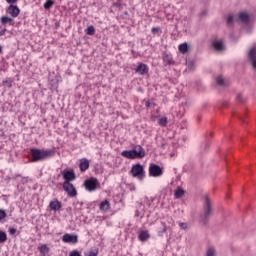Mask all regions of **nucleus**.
<instances>
[{"label": "nucleus", "instance_id": "473e14b6", "mask_svg": "<svg viewBox=\"0 0 256 256\" xmlns=\"http://www.w3.org/2000/svg\"><path fill=\"white\" fill-rule=\"evenodd\" d=\"M151 33H152L153 35H157V33H158L159 35H161V28H159V27H153V28L151 29Z\"/></svg>", "mask_w": 256, "mask_h": 256}, {"label": "nucleus", "instance_id": "79ce46f5", "mask_svg": "<svg viewBox=\"0 0 256 256\" xmlns=\"http://www.w3.org/2000/svg\"><path fill=\"white\" fill-rule=\"evenodd\" d=\"M88 256H97V252L90 251V252L88 253Z\"/></svg>", "mask_w": 256, "mask_h": 256}, {"label": "nucleus", "instance_id": "39448f33", "mask_svg": "<svg viewBox=\"0 0 256 256\" xmlns=\"http://www.w3.org/2000/svg\"><path fill=\"white\" fill-rule=\"evenodd\" d=\"M84 187L86 191H89L92 193V191H97L101 187V184L99 183V180L95 177H91L84 181Z\"/></svg>", "mask_w": 256, "mask_h": 256}, {"label": "nucleus", "instance_id": "9b49d317", "mask_svg": "<svg viewBox=\"0 0 256 256\" xmlns=\"http://www.w3.org/2000/svg\"><path fill=\"white\" fill-rule=\"evenodd\" d=\"M135 73H139V75H147V73H149V66L139 62L137 68L135 69Z\"/></svg>", "mask_w": 256, "mask_h": 256}, {"label": "nucleus", "instance_id": "423d86ee", "mask_svg": "<svg viewBox=\"0 0 256 256\" xmlns=\"http://www.w3.org/2000/svg\"><path fill=\"white\" fill-rule=\"evenodd\" d=\"M150 177H161L163 175V168L157 164H151L149 166Z\"/></svg>", "mask_w": 256, "mask_h": 256}, {"label": "nucleus", "instance_id": "c756f323", "mask_svg": "<svg viewBox=\"0 0 256 256\" xmlns=\"http://www.w3.org/2000/svg\"><path fill=\"white\" fill-rule=\"evenodd\" d=\"M180 229H182L183 231H187V229H189V224L185 223V222H179L178 223Z\"/></svg>", "mask_w": 256, "mask_h": 256}, {"label": "nucleus", "instance_id": "4c0bfd02", "mask_svg": "<svg viewBox=\"0 0 256 256\" xmlns=\"http://www.w3.org/2000/svg\"><path fill=\"white\" fill-rule=\"evenodd\" d=\"M236 99L239 103H243V101H245V98H243V94H238Z\"/></svg>", "mask_w": 256, "mask_h": 256}, {"label": "nucleus", "instance_id": "e433bc0d", "mask_svg": "<svg viewBox=\"0 0 256 256\" xmlns=\"http://www.w3.org/2000/svg\"><path fill=\"white\" fill-rule=\"evenodd\" d=\"M3 85H7L8 87H13V82L11 80L6 79L3 81Z\"/></svg>", "mask_w": 256, "mask_h": 256}, {"label": "nucleus", "instance_id": "4be33fe9", "mask_svg": "<svg viewBox=\"0 0 256 256\" xmlns=\"http://www.w3.org/2000/svg\"><path fill=\"white\" fill-rule=\"evenodd\" d=\"M1 23H2V25H7V24L13 25V19L10 18L9 16H2Z\"/></svg>", "mask_w": 256, "mask_h": 256}, {"label": "nucleus", "instance_id": "c03bdc74", "mask_svg": "<svg viewBox=\"0 0 256 256\" xmlns=\"http://www.w3.org/2000/svg\"><path fill=\"white\" fill-rule=\"evenodd\" d=\"M185 141H187V137H182V145H183V143H185Z\"/></svg>", "mask_w": 256, "mask_h": 256}, {"label": "nucleus", "instance_id": "37998d69", "mask_svg": "<svg viewBox=\"0 0 256 256\" xmlns=\"http://www.w3.org/2000/svg\"><path fill=\"white\" fill-rule=\"evenodd\" d=\"M8 3H10L11 5H13V3H17V0H6Z\"/></svg>", "mask_w": 256, "mask_h": 256}, {"label": "nucleus", "instance_id": "a19ab883", "mask_svg": "<svg viewBox=\"0 0 256 256\" xmlns=\"http://www.w3.org/2000/svg\"><path fill=\"white\" fill-rule=\"evenodd\" d=\"M77 207H83V203L82 202H76L75 203V208L77 209Z\"/></svg>", "mask_w": 256, "mask_h": 256}, {"label": "nucleus", "instance_id": "7c9ffc66", "mask_svg": "<svg viewBox=\"0 0 256 256\" xmlns=\"http://www.w3.org/2000/svg\"><path fill=\"white\" fill-rule=\"evenodd\" d=\"M86 33L88 35H95V27L94 26H89L87 29H86Z\"/></svg>", "mask_w": 256, "mask_h": 256}, {"label": "nucleus", "instance_id": "dca6fc26", "mask_svg": "<svg viewBox=\"0 0 256 256\" xmlns=\"http://www.w3.org/2000/svg\"><path fill=\"white\" fill-rule=\"evenodd\" d=\"M38 251L40 253V256H47L51 249L47 247V244H41L38 246Z\"/></svg>", "mask_w": 256, "mask_h": 256}, {"label": "nucleus", "instance_id": "58836bf2", "mask_svg": "<svg viewBox=\"0 0 256 256\" xmlns=\"http://www.w3.org/2000/svg\"><path fill=\"white\" fill-rule=\"evenodd\" d=\"M10 235H15L17 233V229L15 228H9Z\"/></svg>", "mask_w": 256, "mask_h": 256}, {"label": "nucleus", "instance_id": "a211bd4d", "mask_svg": "<svg viewBox=\"0 0 256 256\" xmlns=\"http://www.w3.org/2000/svg\"><path fill=\"white\" fill-rule=\"evenodd\" d=\"M149 237H151V235L149 234V231L147 230H144V231H141L138 235V239L139 241H147V239H149Z\"/></svg>", "mask_w": 256, "mask_h": 256}, {"label": "nucleus", "instance_id": "6ab92c4d", "mask_svg": "<svg viewBox=\"0 0 256 256\" xmlns=\"http://www.w3.org/2000/svg\"><path fill=\"white\" fill-rule=\"evenodd\" d=\"M183 195H185V190H183V188L178 186L174 190V197H175V199H181V197H183Z\"/></svg>", "mask_w": 256, "mask_h": 256}, {"label": "nucleus", "instance_id": "de8ad7c7", "mask_svg": "<svg viewBox=\"0 0 256 256\" xmlns=\"http://www.w3.org/2000/svg\"><path fill=\"white\" fill-rule=\"evenodd\" d=\"M182 105H187V102H182Z\"/></svg>", "mask_w": 256, "mask_h": 256}, {"label": "nucleus", "instance_id": "7ed1b4c3", "mask_svg": "<svg viewBox=\"0 0 256 256\" xmlns=\"http://www.w3.org/2000/svg\"><path fill=\"white\" fill-rule=\"evenodd\" d=\"M121 155L126 159H143L145 157V149L141 145H137L132 150L122 151Z\"/></svg>", "mask_w": 256, "mask_h": 256}, {"label": "nucleus", "instance_id": "cd10ccee", "mask_svg": "<svg viewBox=\"0 0 256 256\" xmlns=\"http://www.w3.org/2000/svg\"><path fill=\"white\" fill-rule=\"evenodd\" d=\"M53 5H55V2L53 0H47L44 3V9H46V11H49V9H51V7H53Z\"/></svg>", "mask_w": 256, "mask_h": 256}, {"label": "nucleus", "instance_id": "aec40b11", "mask_svg": "<svg viewBox=\"0 0 256 256\" xmlns=\"http://www.w3.org/2000/svg\"><path fill=\"white\" fill-rule=\"evenodd\" d=\"M238 19H240V21H242V23H249V13L247 12H241L238 16Z\"/></svg>", "mask_w": 256, "mask_h": 256}, {"label": "nucleus", "instance_id": "f704fd0d", "mask_svg": "<svg viewBox=\"0 0 256 256\" xmlns=\"http://www.w3.org/2000/svg\"><path fill=\"white\" fill-rule=\"evenodd\" d=\"M5 217H7V213L5 212V210L0 209V221H3Z\"/></svg>", "mask_w": 256, "mask_h": 256}, {"label": "nucleus", "instance_id": "393cba45", "mask_svg": "<svg viewBox=\"0 0 256 256\" xmlns=\"http://www.w3.org/2000/svg\"><path fill=\"white\" fill-rule=\"evenodd\" d=\"M235 21H237V15L230 14L227 18V25L231 27Z\"/></svg>", "mask_w": 256, "mask_h": 256}, {"label": "nucleus", "instance_id": "ea45409f", "mask_svg": "<svg viewBox=\"0 0 256 256\" xmlns=\"http://www.w3.org/2000/svg\"><path fill=\"white\" fill-rule=\"evenodd\" d=\"M5 33H7V29H5V28L0 29V37H3V35H5Z\"/></svg>", "mask_w": 256, "mask_h": 256}, {"label": "nucleus", "instance_id": "f8f14e48", "mask_svg": "<svg viewBox=\"0 0 256 256\" xmlns=\"http://www.w3.org/2000/svg\"><path fill=\"white\" fill-rule=\"evenodd\" d=\"M48 207L50 211H61V207H63V204L57 199H54L50 201Z\"/></svg>", "mask_w": 256, "mask_h": 256}, {"label": "nucleus", "instance_id": "f3484780", "mask_svg": "<svg viewBox=\"0 0 256 256\" xmlns=\"http://www.w3.org/2000/svg\"><path fill=\"white\" fill-rule=\"evenodd\" d=\"M110 207L111 203H109V200H104L99 204L100 211H104V213H106V211L110 209Z\"/></svg>", "mask_w": 256, "mask_h": 256}, {"label": "nucleus", "instance_id": "412c9836", "mask_svg": "<svg viewBox=\"0 0 256 256\" xmlns=\"http://www.w3.org/2000/svg\"><path fill=\"white\" fill-rule=\"evenodd\" d=\"M213 47L216 51H223L225 49V45H223V41L221 40L213 42Z\"/></svg>", "mask_w": 256, "mask_h": 256}, {"label": "nucleus", "instance_id": "bb28decb", "mask_svg": "<svg viewBox=\"0 0 256 256\" xmlns=\"http://www.w3.org/2000/svg\"><path fill=\"white\" fill-rule=\"evenodd\" d=\"M167 123V117L165 116L158 119V125H160V127H167Z\"/></svg>", "mask_w": 256, "mask_h": 256}, {"label": "nucleus", "instance_id": "a18cd8bd", "mask_svg": "<svg viewBox=\"0 0 256 256\" xmlns=\"http://www.w3.org/2000/svg\"><path fill=\"white\" fill-rule=\"evenodd\" d=\"M146 107H151V102L147 101L146 102Z\"/></svg>", "mask_w": 256, "mask_h": 256}, {"label": "nucleus", "instance_id": "c85d7f7f", "mask_svg": "<svg viewBox=\"0 0 256 256\" xmlns=\"http://www.w3.org/2000/svg\"><path fill=\"white\" fill-rule=\"evenodd\" d=\"M7 241V233L0 231V243H5Z\"/></svg>", "mask_w": 256, "mask_h": 256}, {"label": "nucleus", "instance_id": "f257e3e1", "mask_svg": "<svg viewBox=\"0 0 256 256\" xmlns=\"http://www.w3.org/2000/svg\"><path fill=\"white\" fill-rule=\"evenodd\" d=\"M31 153V161L32 163H37L39 161H45V159H49V157H53L55 155V151L51 149H37L32 148L30 150Z\"/></svg>", "mask_w": 256, "mask_h": 256}, {"label": "nucleus", "instance_id": "2f4dec72", "mask_svg": "<svg viewBox=\"0 0 256 256\" xmlns=\"http://www.w3.org/2000/svg\"><path fill=\"white\" fill-rule=\"evenodd\" d=\"M206 256H217L214 248H209L206 252Z\"/></svg>", "mask_w": 256, "mask_h": 256}, {"label": "nucleus", "instance_id": "5701e85b", "mask_svg": "<svg viewBox=\"0 0 256 256\" xmlns=\"http://www.w3.org/2000/svg\"><path fill=\"white\" fill-rule=\"evenodd\" d=\"M178 51H180V53L185 55V53H187V51H189V46L187 45V43H182L178 46Z\"/></svg>", "mask_w": 256, "mask_h": 256}, {"label": "nucleus", "instance_id": "4468645a", "mask_svg": "<svg viewBox=\"0 0 256 256\" xmlns=\"http://www.w3.org/2000/svg\"><path fill=\"white\" fill-rule=\"evenodd\" d=\"M162 59L165 65H173V55L171 53L164 52L162 55Z\"/></svg>", "mask_w": 256, "mask_h": 256}, {"label": "nucleus", "instance_id": "20e7f679", "mask_svg": "<svg viewBox=\"0 0 256 256\" xmlns=\"http://www.w3.org/2000/svg\"><path fill=\"white\" fill-rule=\"evenodd\" d=\"M130 175L134 177V179H138V181H143L145 179V168L140 163L134 164L130 170Z\"/></svg>", "mask_w": 256, "mask_h": 256}, {"label": "nucleus", "instance_id": "0eeeda50", "mask_svg": "<svg viewBox=\"0 0 256 256\" xmlns=\"http://www.w3.org/2000/svg\"><path fill=\"white\" fill-rule=\"evenodd\" d=\"M63 189L69 197H77V189H75L71 182H64Z\"/></svg>", "mask_w": 256, "mask_h": 256}, {"label": "nucleus", "instance_id": "9d476101", "mask_svg": "<svg viewBox=\"0 0 256 256\" xmlns=\"http://www.w3.org/2000/svg\"><path fill=\"white\" fill-rule=\"evenodd\" d=\"M6 12L8 13V15H11V17L16 18V17H19V14L21 13V10L19 9V7L11 4L7 8Z\"/></svg>", "mask_w": 256, "mask_h": 256}, {"label": "nucleus", "instance_id": "1a4fd4ad", "mask_svg": "<svg viewBox=\"0 0 256 256\" xmlns=\"http://www.w3.org/2000/svg\"><path fill=\"white\" fill-rule=\"evenodd\" d=\"M62 176L64 183H71V181H75V172L73 170L64 169L62 171Z\"/></svg>", "mask_w": 256, "mask_h": 256}, {"label": "nucleus", "instance_id": "72a5a7b5", "mask_svg": "<svg viewBox=\"0 0 256 256\" xmlns=\"http://www.w3.org/2000/svg\"><path fill=\"white\" fill-rule=\"evenodd\" d=\"M166 221H167L168 225H171L172 227H175V220H173V217L168 216L166 218Z\"/></svg>", "mask_w": 256, "mask_h": 256}, {"label": "nucleus", "instance_id": "a878e982", "mask_svg": "<svg viewBox=\"0 0 256 256\" xmlns=\"http://www.w3.org/2000/svg\"><path fill=\"white\" fill-rule=\"evenodd\" d=\"M162 229L158 231L159 237H163L164 233H167V223L161 222Z\"/></svg>", "mask_w": 256, "mask_h": 256}, {"label": "nucleus", "instance_id": "49530a36", "mask_svg": "<svg viewBox=\"0 0 256 256\" xmlns=\"http://www.w3.org/2000/svg\"><path fill=\"white\" fill-rule=\"evenodd\" d=\"M2 51H3V48L0 46V53H2Z\"/></svg>", "mask_w": 256, "mask_h": 256}, {"label": "nucleus", "instance_id": "f03ea898", "mask_svg": "<svg viewBox=\"0 0 256 256\" xmlns=\"http://www.w3.org/2000/svg\"><path fill=\"white\" fill-rule=\"evenodd\" d=\"M213 215V202L209 195H204L203 204H202V213L200 214V221L204 225L209 221V217Z\"/></svg>", "mask_w": 256, "mask_h": 256}, {"label": "nucleus", "instance_id": "ddd939ff", "mask_svg": "<svg viewBox=\"0 0 256 256\" xmlns=\"http://www.w3.org/2000/svg\"><path fill=\"white\" fill-rule=\"evenodd\" d=\"M248 57L252 63L253 69H256V46L252 47L249 51Z\"/></svg>", "mask_w": 256, "mask_h": 256}, {"label": "nucleus", "instance_id": "6e6552de", "mask_svg": "<svg viewBox=\"0 0 256 256\" xmlns=\"http://www.w3.org/2000/svg\"><path fill=\"white\" fill-rule=\"evenodd\" d=\"M63 243H70L76 245L79 242V237L75 234L66 233L62 236Z\"/></svg>", "mask_w": 256, "mask_h": 256}, {"label": "nucleus", "instance_id": "c9c22d12", "mask_svg": "<svg viewBox=\"0 0 256 256\" xmlns=\"http://www.w3.org/2000/svg\"><path fill=\"white\" fill-rule=\"evenodd\" d=\"M69 256H82V255H81V252L77 250H73L69 253Z\"/></svg>", "mask_w": 256, "mask_h": 256}, {"label": "nucleus", "instance_id": "b1692460", "mask_svg": "<svg viewBox=\"0 0 256 256\" xmlns=\"http://www.w3.org/2000/svg\"><path fill=\"white\" fill-rule=\"evenodd\" d=\"M216 83H217V85H220V87H225L227 85V80H225V78H223V76H218L216 78Z\"/></svg>", "mask_w": 256, "mask_h": 256}, {"label": "nucleus", "instance_id": "2eb2a0df", "mask_svg": "<svg viewBox=\"0 0 256 256\" xmlns=\"http://www.w3.org/2000/svg\"><path fill=\"white\" fill-rule=\"evenodd\" d=\"M79 169L82 173L89 169V160L87 158L80 159Z\"/></svg>", "mask_w": 256, "mask_h": 256}]
</instances>
